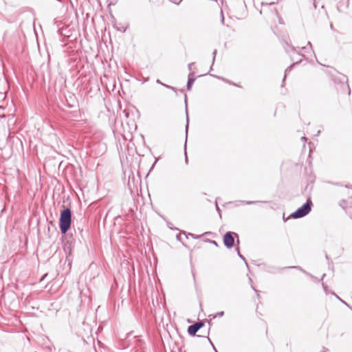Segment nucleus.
Masks as SVG:
<instances>
[{
	"mask_svg": "<svg viewBox=\"0 0 352 352\" xmlns=\"http://www.w3.org/2000/svg\"><path fill=\"white\" fill-rule=\"evenodd\" d=\"M72 212L69 208H65L60 212V230L62 234H65L71 227Z\"/></svg>",
	"mask_w": 352,
	"mask_h": 352,
	"instance_id": "nucleus-1",
	"label": "nucleus"
},
{
	"mask_svg": "<svg viewBox=\"0 0 352 352\" xmlns=\"http://www.w3.org/2000/svg\"><path fill=\"white\" fill-rule=\"evenodd\" d=\"M313 206L312 201L308 199L301 207L297 209L295 212L292 213L291 216L294 219H299L306 216L311 210Z\"/></svg>",
	"mask_w": 352,
	"mask_h": 352,
	"instance_id": "nucleus-2",
	"label": "nucleus"
},
{
	"mask_svg": "<svg viewBox=\"0 0 352 352\" xmlns=\"http://www.w3.org/2000/svg\"><path fill=\"white\" fill-rule=\"evenodd\" d=\"M233 235L238 236V234L234 232H228L223 236V243L228 248H231L234 244V239Z\"/></svg>",
	"mask_w": 352,
	"mask_h": 352,
	"instance_id": "nucleus-3",
	"label": "nucleus"
},
{
	"mask_svg": "<svg viewBox=\"0 0 352 352\" xmlns=\"http://www.w3.org/2000/svg\"><path fill=\"white\" fill-rule=\"evenodd\" d=\"M204 326V323L201 321L195 322V324L190 325L188 328V333L190 336H195L196 333Z\"/></svg>",
	"mask_w": 352,
	"mask_h": 352,
	"instance_id": "nucleus-4",
	"label": "nucleus"
},
{
	"mask_svg": "<svg viewBox=\"0 0 352 352\" xmlns=\"http://www.w3.org/2000/svg\"><path fill=\"white\" fill-rule=\"evenodd\" d=\"M192 74L190 73L189 76H188V82H187V89L188 90H190L191 87H192V85H193L195 80V78H192L190 77V75Z\"/></svg>",
	"mask_w": 352,
	"mask_h": 352,
	"instance_id": "nucleus-5",
	"label": "nucleus"
},
{
	"mask_svg": "<svg viewBox=\"0 0 352 352\" xmlns=\"http://www.w3.org/2000/svg\"><path fill=\"white\" fill-rule=\"evenodd\" d=\"M285 50L287 53H289L290 52H296V50L294 47L290 46L288 44H287V46L285 47Z\"/></svg>",
	"mask_w": 352,
	"mask_h": 352,
	"instance_id": "nucleus-6",
	"label": "nucleus"
},
{
	"mask_svg": "<svg viewBox=\"0 0 352 352\" xmlns=\"http://www.w3.org/2000/svg\"><path fill=\"white\" fill-rule=\"evenodd\" d=\"M156 82H157V83H158V84H160V85H163V86H164V87H167V88H168V89H172V90H173L175 92H176V89H175V87H171V86H170V85H166V84H164V83H162L160 80H157Z\"/></svg>",
	"mask_w": 352,
	"mask_h": 352,
	"instance_id": "nucleus-7",
	"label": "nucleus"
},
{
	"mask_svg": "<svg viewBox=\"0 0 352 352\" xmlns=\"http://www.w3.org/2000/svg\"><path fill=\"white\" fill-rule=\"evenodd\" d=\"M292 66H293V65H292L291 66H289V67H287L285 69L283 80L285 79L287 74L291 71Z\"/></svg>",
	"mask_w": 352,
	"mask_h": 352,
	"instance_id": "nucleus-8",
	"label": "nucleus"
},
{
	"mask_svg": "<svg viewBox=\"0 0 352 352\" xmlns=\"http://www.w3.org/2000/svg\"><path fill=\"white\" fill-rule=\"evenodd\" d=\"M4 108L0 106V118H5L6 115L3 113Z\"/></svg>",
	"mask_w": 352,
	"mask_h": 352,
	"instance_id": "nucleus-9",
	"label": "nucleus"
},
{
	"mask_svg": "<svg viewBox=\"0 0 352 352\" xmlns=\"http://www.w3.org/2000/svg\"><path fill=\"white\" fill-rule=\"evenodd\" d=\"M236 250H237V252H238V255H239V256L241 259H243V261H245V260L244 256H243V255H241V253H240V252H239V248H237V249H236Z\"/></svg>",
	"mask_w": 352,
	"mask_h": 352,
	"instance_id": "nucleus-10",
	"label": "nucleus"
},
{
	"mask_svg": "<svg viewBox=\"0 0 352 352\" xmlns=\"http://www.w3.org/2000/svg\"><path fill=\"white\" fill-rule=\"evenodd\" d=\"M320 0H313L314 1V8H317V4L320 1Z\"/></svg>",
	"mask_w": 352,
	"mask_h": 352,
	"instance_id": "nucleus-11",
	"label": "nucleus"
},
{
	"mask_svg": "<svg viewBox=\"0 0 352 352\" xmlns=\"http://www.w3.org/2000/svg\"><path fill=\"white\" fill-rule=\"evenodd\" d=\"M212 54H213L212 62L214 63V59H215V56H216V54H217V50H214Z\"/></svg>",
	"mask_w": 352,
	"mask_h": 352,
	"instance_id": "nucleus-12",
	"label": "nucleus"
},
{
	"mask_svg": "<svg viewBox=\"0 0 352 352\" xmlns=\"http://www.w3.org/2000/svg\"><path fill=\"white\" fill-rule=\"evenodd\" d=\"M223 315H224V312L223 311H220V312L217 313V316L222 317Z\"/></svg>",
	"mask_w": 352,
	"mask_h": 352,
	"instance_id": "nucleus-13",
	"label": "nucleus"
},
{
	"mask_svg": "<svg viewBox=\"0 0 352 352\" xmlns=\"http://www.w3.org/2000/svg\"><path fill=\"white\" fill-rule=\"evenodd\" d=\"M336 298L338 299V300H340L342 302H343L344 304H345L346 305H347L348 307H349L347 303H346L344 300H342L339 296H336Z\"/></svg>",
	"mask_w": 352,
	"mask_h": 352,
	"instance_id": "nucleus-14",
	"label": "nucleus"
},
{
	"mask_svg": "<svg viewBox=\"0 0 352 352\" xmlns=\"http://www.w3.org/2000/svg\"><path fill=\"white\" fill-rule=\"evenodd\" d=\"M257 202L258 201H245V204H256Z\"/></svg>",
	"mask_w": 352,
	"mask_h": 352,
	"instance_id": "nucleus-15",
	"label": "nucleus"
},
{
	"mask_svg": "<svg viewBox=\"0 0 352 352\" xmlns=\"http://www.w3.org/2000/svg\"><path fill=\"white\" fill-rule=\"evenodd\" d=\"M188 235L191 236L192 237H193L195 239H197L199 237V236H195L194 234H191V233H189Z\"/></svg>",
	"mask_w": 352,
	"mask_h": 352,
	"instance_id": "nucleus-16",
	"label": "nucleus"
},
{
	"mask_svg": "<svg viewBox=\"0 0 352 352\" xmlns=\"http://www.w3.org/2000/svg\"><path fill=\"white\" fill-rule=\"evenodd\" d=\"M288 268H296V269L301 270L300 267H299V266H292V267H288Z\"/></svg>",
	"mask_w": 352,
	"mask_h": 352,
	"instance_id": "nucleus-17",
	"label": "nucleus"
},
{
	"mask_svg": "<svg viewBox=\"0 0 352 352\" xmlns=\"http://www.w3.org/2000/svg\"><path fill=\"white\" fill-rule=\"evenodd\" d=\"M208 340L210 341V342L211 345L212 346V347H213L214 350L216 352H217V351L216 350V349H215V347L214 346L213 343L211 342V340H210L209 338H208Z\"/></svg>",
	"mask_w": 352,
	"mask_h": 352,
	"instance_id": "nucleus-18",
	"label": "nucleus"
},
{
	"mask_svg": "<svg viewBox=\"0 0 352 352\" xmlns=\"http://www.w3.org/2000/svg\"><path fill=\"white\" fill-rule=\"evenodd\" d=\"M321 352H329V350L327 348L323 347Z\"/></svg>",
	"mask_w": 352,
	"mask_h": 352,
	"instance_id": "nucleus-19",
	"label": "nucleus"
},
{
	"mask_svg": "<svg viewBox=\"0 0 352 352\" xmlns=\"http://www.w3.org/2000/svg\"><path fill=\"white\" fill-rule=\"evenodd\" d=\"M322 287H323L324 291L327 292V287L324 283H322Z\"/></svg>",
	"mask_w": 352,
	"mask_h": 352,
	"instance_id": "nucleus-20",
	"label": "nucleus"
},
{
	"mask_svg": "<svg viewBox=\"0 0 352 352\" xmlns=\"http://www.w3.org/2000/svg\"><path fill=\"white\" fill-rule=\"evenodd\" d=\"M192 65H193V63L188 64V67L189 70H191Z\"/></svg>",
	"mask_w": 352,
	"mask_h": 352,
	"instance_id": "nucleus-21",
	"label": "nucleus"
},
{
	"mask_svg": "<svg viewBox=\"0 0 352 352\" xmlns=\"http://www.w3.org/2000/svg\"><path fill=\"white\" fill-rule=\"evenodd\" d=\"M308 45H309V49L312 50V45L310 41L308 42Z\"/></svg>",
	"mask_w": 352,
	"mask_h": 352,
	"instance_id": "nucleus-22",
	"label": "nucleus"
},
{
	"mask_svg": "<svg viewBox=\"0 0 352 352\" xmlns=\"http://www.w3.org/2000/svg\"><path fill=\"white\" fill-rule=\"evenodd\" d=\"M301 140H302V141H304V142H306V141H307V138H306L305 136H302V137L301 138Z\"/></svg>",
	"mask_w": 352,
	"mask_h": 352,
	"instance_id": "nucleus-23",
	"label": "nucleus"
},
{
	"mask_svg": "<svg viewBox=\"0 0 352 352\" xmlns=\"http://www.w3.org/2000/svg\"><path fill=\"white\" fill-rule=\"evenodd\" d=\"M345 203V201L344 200H342L341 203L340 204V205L341 206H343V204Z\"/></svg>",
	"mask_w": 352,
	"mask_h": 352,
	"instance_id": "nucleus-24",
	"label": "nucleus"
},
{
	"mask_svg": "<svg viewBox=\"0 0 352 352\" xmlns=\"http://www.w3.org/2000/svg\"><path fill=\"white\" fill-rule=\"evenodd\" d=\"M188 120L187 119V124H186V131L188 130Z\"/></svg>",
	"mask_w": 352,
	"mask_h": 352,
	"instance_id": "nucleus-25",
	"label": "nucleus"
},
{
	"mask_svg": "<svg viewBox=\"0 0 352 352\" xmlns=\"http://www.w3.org/2000/svg\"><path fill=\"white\" fill-rule=\"evenodd\" d=\"M177 239L179 241H181L180 235H177Z\"/></svg>",
	"mask_w": 352,
	"mask_h": 352,
	"instance_id": "nucleus-26",
	"label": "nucleus"
},
{
	"mask_svg": "<svg viewBox=\"0 0 352 352\" xmlns=\"http://www.w3.org/2000/svg\"><path fill=\"white\" fill-rule=\"evenodd\" d=\"M212 242L213 245H217V242H216V241H212Z\"/></svg>",
	"mask_w": 352,
	"mask_h": 352,
	"instance_id": "nucleus-27",
	"label": "nucleus"
},
{
	"mask_svg": "<svg viewBox=\"0 0 352 352\" xmlns=\"http://www.w3.org/2000/svg\"><path fill=\"white\" fill-rule=\"evenodd\" d=\"M125 116H126V117H129V113L125 112Z\"/></svg>",
	"mask_w": 352,
	"mask_h": 352,
	"instance_id": "nucleus-28",
	"label": "nucleus"
},
{
	"mask_svg": "<svg viewBox=\"0 0 352 352\" xmlns=\"http://www.w3.org/2000/svg\"><path fill=\"white\" fill-rule=\"evenodd\" d=\"M216 207H217V210H219V206H218L217 204H216Z\"/></svg>",
	"mask_w": 352,
	"mask_h": 352,
	"instance_id": "nucleus-29",
	"label": "nucleus"
},
{
	"mask_svg": "<svg viewBox=\"0 0 352 352\" xmlns=\"http://www.w3.org/2000/svg\"><path fill=\"white\" fill-rule=\"evenodd\" d=\"M252 288L255 291L256 293H258V290L255 289L254 287H252Z\"/></svg>",
	"mask_w": 352,
	"mask_h": 352,
	"instance_id": "nucleus-30",
	"label": "nucleus"
},
{
	"mask_svg": "<svg viewBox=\"0 0 352 352\" xmlns=\"http://www.w3.org/2000/svg\"><path fill=\"white\" fill-rule=\"evenodd\" d=\"M185 102H186V104L187 103L186 96H185Z\"/></svg>",
	"mask_w": 352,
	"mask_h": 352,
	"instance_id": "nucleus-31",
	"label": "nucleus"
},
{
	"mask_svg": "<svg viewBox=\"0 0 352 352\" xmlns=\"http://www.w3.org/2000/svg\"><path fill=\"white\" fill-rule=\"evenodd\" d=\"M186 162H188V158L186 156Z\"/></svg>",
	"mask_w": 352,
	"mask_h": 352,
	"instance_id": "nucleus-32",
	"label": "nucleus"
}]
</instances>
